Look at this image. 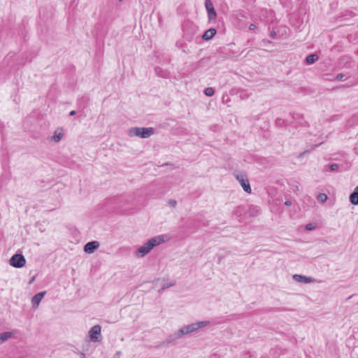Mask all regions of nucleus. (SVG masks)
<instances>
[{"mask_svg": "<svg viewBox=\"0 0 358 358\" xmlns=\"http://www.w3.org/2000/svg\"><path fill=\"white\" fill-rule=\"evenodd\" d=\"M164 241V238L162 236H155L149 239L146 243H145L142 246H141L136 251V255L137 257H144L145 255L148 254L155 246L159 245Z\"/></svg>", "mask_w": 358, "mask_h": 358, "instance_id": "obj_1", "label": "nucleus"}, {"mask_svg": "<svg viewBox=\"0 0 358 358\" xmlns=\"http://www.w3.org/2000/svg\"><path fill=\"white\" fill-rule=\"evenodd\" d=\"M209 323L208 321H201L186 325L178 330V334L182 336L187 335L207 326Z\"/></svg>", "mask_w": 358, "mask_h": 358, "instance_id": "obj_2", "label": "nucleus"}, {"mask_svg": "<svg viewBox=\"0 0 358 358\" xmlns=\"http://www.w3.org/2000/svg\"><path fill=\"white\" fill-rule=\"evenodd\" d=\"M155 130L152 127H132L129 130L130 136H138L142 138H147L153 135Z\"/></svg>", "mask_w": 358, "mask_h": 358, "instance_id": "obj_3", "label": "nucleus"}, {"mask_svg": "<svg viewBox=\"0 0 358 358\" xmlns=\"http://www.w3.org/2000/svg\"><path fill=\"white\" fill-rule=\"evenodd\" d=\"M26 264V259L22 254H15L10 259V264L15 268H22Z\"/></svg>", "mask_w": 358, "mask_h": 358, "instance_id": "obj_4", "label": "nucleus"}, {"mask_svg": "<svg viewBox=\"0 0 358 358\" xmlns=\"http://www.w3.org/2000/svg\"><path fill=\"white\" fill-rule=\"evenodd\" d=\"M101 327L96 324L91 328L89 331V337L93 342H99L101 340Z\"/></svg>", "mask_w": 358, "mask_h": 358, "instance_id": "obj_5", "label": "nucleus"}, {"mask_svg": "<svg viewBox=\"0 0 358 358\" xmlns=\"http://www.w3.org/2000/svg\"><path fill=\"white\" fill-rule=\"evenodd\" d=\"M237 180L240 182L242 186L243 190L247 193L251 192V187L250 185V182L247 178H245L244 175L240 173L236 176Z\"/></svg>", "mask_w": 358, "mask_h": 358, "instance_id": "obj_6", "label": "nucleus"}, {"mask_svg": "<svg viewBox=\"0 0 358 358\" xmlns=\"http://www.w3.org/2000/svg\"><path fill=\"white\" fill-rule=\"evenodd\" d=\"M205 6L208 13V16L210 20H214L216 16V12L215 10L214 6L213 3L210 0H206L205 1Z\"/></svg>", "mask_w": 358, "mask_h": 358, "instance_id": "obj_7", "label": "nucleus"}, {"mask_svg": "<svg viewBox=\"0 0 358 358\" xmlns=\"http://www.w3.org/2000/svg\"><path fill=\"white\" fill-rule=\"evenodd\" d=\"M99 246V243L97 241H90L86 243L84 246V251L87 253L94 252Z\"/></svg>", "mask_w": 358, "mask_h": 358, "instance_id": "obj_8", "label": "nucleus"}, {"mask_svg": "<svg viewBox=\"0 0 358 358\" xmlns=\"http://www.w3.org/2000/svg\"><path fill=\"white\" fill-rule=\"evenodd\" d=\"M45 294V292H41L35 294L31 299V303L34 308H37L43 299L44 295Z\"/></svg>", "mask_w": 358, "mask_h": 358, "instance_id": "obj_9", "label": "nucleus"}, {"mask_svg": "<svg viewBox=\"0 0 358 358\" xmlns=\"http://www.w3.org/2000/svg\"><path fill=\"white\" fill-rule=\"evenodd\" d=\"M293 278L297 282H304V283H309V282H312L314 281V280L310 277H307V276L301 275H299V274L294 275Z\"/></svg>", "mask_w": 358, "mask_h": 358, "instance_id": "obj_10", "label": "nucleus"}, {"mask_svg": "<svg viewBox=\"0 0 358 358\" xmlns=\"http://www.w3.org/2000/svg\"><path fill=\"white\" fill-rule=\"evenodd\" d=\"M246 215L250 217L257 216L260 213V208L257 206H251L246 211Z\"/></svg>", "mask_w": 358, "mask_h": 358, "instance_id": "obj_11", "label": "nucleus"}, {"mask_svg": "<svg viewBox=\"0 0 358 358\" xmlns=\"http://www.w3.org/2000/svg\"><path fill=\"white\" fill-rule=\"evenodd\" d=\"M64 132L62 129L59 128L56 129L54 132V135L52 137V140L56 143L59 142L63 138Z\"/></svg>", "mask_w": 358, "mask_h": 358, "instance_id": "obj_12", "label": "nucleus"}, {"mask_svg": "<svg viewBox=\"0 0 358 358\" xmlns=\"http://www.w3.org/2000/svg\"><path fill=\"white\" fill-rule=\"evenodd\" d=\"M215 34H216L215 29H214V28L209 29L204 32V34L202 36V39H203L205 41H208V40L213 38V37L215 35Z\"/></svg>", "mask_w": 358, "mask_h": 358, "instance_id": "obj_13", "label": "nucleus"}, {"mask_svg": "<svg viewBox=\"0 0 358 358\" xmlns=\"http://www.w3.org/2000/svg\"><path fill=\"white\" fill-rule=\"evenodd\" d=\"M350 201L353 205H358V185L355 187L353 192L350 194Z\"/></svg>", "mask_w": 358, "mask_h": 358, "instance_id": "obj_14", "label": "nucleus"}, {"mask_svg": "<svg viewBox=\"0 0 358 358\" xmlns=\"http://www.w3.org/2000/svg\"><path fill=\"white\" fill-rule=\"evenodd\" d=\"M319 59V57L317 54H311V55H309L306 57V62L308 64H314L316 61H317Z\"/></svg>", "mask_w": 358, "mask_h": 358, "instance_id": "obj_15", "label": "nucleus"}, {"mask_svg": "<svg viewBox=\"0 0 358 358\" xmlns=\"http://www.w3.org/2000/svg\"><path fill=\"white\" fill-rule=\"evenodd\" d=\"M13 336V333L10 331L4 332L3 334H0V345L8 341Z\"/></svg>", "mask_w": 358, "mask_h": 358, "instance_id": "obj_16", "label": "nucleus"}, {"mask_svg": "<svg viewBox=\"0 0 358 358\" xmlns=\"http://www.w3.org/2000/svg\"><path fill=\"white\" fill-rule=\"evenodd\" d=\"M182 336H179L178 334V331H177L176 333H174L173 334H171L170 336H169V337L167 338V339L166 340L165 343H169L178 338H181Z\"/></svg>", "mask_w": 358, "mask_h": 358, "instance_id": "obj_17", "label": "nucleus"}, {"mask_svg": "<svg viewBox=\"0 0 358 358\" xmlns=\"http://www.w3.org/2000/svg\"><path fill=\"white\" fill-rule=\"evenodd\" d=\"M317 199L322 203H324L327 199V196L324 193H320L317 195Z\"/></svg>", "mask_w": 358, "mask_h": 358, "instance_id": "obj_18", "label": "nucleus"}, {"mask_svg": "<svg viewBox=\"0 0 358 358\" xmlns=\"http://www.w3.org/2000/svg\"><path fill=\"white\" fill-rule=\"evenodd\" d=\"M214 90L212 87H207L204 90V94L208 96H211L214 94Z\"/></svg>", "mask_w": 358, "mask_h": 358, "instance_id": "obj_19", "label": "nucleus"}, {"mask_svg": "<svg viewBox=\"0 0 358 358\" xmlns=\"http://www.w3.org/2000/svg\"><path fill=\"white\" fill-rule=\"evenodd\" d=\"M276 124L280 127H283L287 124V121L280 118H278L275 121Z\"/></svg>", "mask_w": 358, "mask_h": 358, "instance_id": "obj_20", "label": "nucleus"}, {"mask_svg": "<svg viewBox=\"0 0 358 358\" xmlns=\"http://www.w3.org/2000/svg\"><path fill=\"white\" fill-rule=\"evenodd\" d=\"M339 168V166L338 164H336V163H334L332 164H331L329 166V169L331 171H336Z\"/></svg>", "mask_w": 358, "mask_h": 358, "instance_id": "obj_21", "label": "nucleus"}, {"mask_svg": "<svg viewBox=\"0 0 358 358\" xmlns=\"http://www.w3.org/2000/svg\"><path fill=\"white\" fill-rule=\"evenodd\" d=\"M168 203L170 206L174 208L177 205V201L175 200V199H170L169 201H168Z\"/></svg>", "mask_w": 358, "mask_h": 358, "instance_id": "obj_22", "label": "nucleus"}, {"mask_svg": "<svg viewBox=\"0 0 358 358\" xmlns=\"http://www.w3.org/2000/svg\"><path fill=\"white\" fill-rule=\"evenodd\" d=\"M345 77V75L343 73H339L336 76V80H341Z\"/></svg>", "mask_w": 358, "mask_h": 358, "instance_id": "obj_23", "label": "nucleus"}, {"mask_svg": "<svg viewBox=\"0 0 358 358\" xmlns=\"http://www.w3.org/2000/svg\"><path fill=\"white\" fill-rule=\"evenodd\" d=\"M257 29V26L254 24H251L250 26H249V29L251 30V31H254Z\"/></svg>", "mask_w": 358, "mask_h": 358, "instance_id": "obj_24", "label": "nucleus"}, {"mask_svg": "<svg viewBox=\"0 0 358 358\" xmlns=\"http://www.w3.org/2000/svg\"><path fill=\"white\" fill-rule=\"evenodd\" d=\"M275 36H276V32L274 30L271 31L270 33V36L272 38H274L275 37Z\"/></svg>", "mask_w": 358, "mask_h": 358, "instance_id": "obj_25", "label": "nucleus"}, {"mask_svg": "<svg viewBox=\"0 0 358 358\" xmlns=\"http://www.w3.org/2000/svg\"><path fill=\"white\" fill-rule=\"evenodd\" d=\"M173 285H174V284L164 285H162V289H166V288H168V287H171V286H173Z\"/></svg>", "mask_w": 358, "mask_h": 358, "instance_id": "obj_26", "label": "nucleus"}, {"mask_svg": "<svg viewBox=\"0 0 358 358\" xmlns=\"http://www.w3.org/2000/svg\"><path fill=\"white\" fill-rule=\"evenodd\" d=\"M285 204L287 206H290L292 205V201L289 200H287L285 202Z\"/></svg>", "mask_w": 358, "mask_h": 358, "instance_id": "obj_27", "label": "nucleus"}, {"mask_svg": "<svg viewBox=\"0 0 358 358\" xmlns=\"http://www.w3.org/2000/svg\"><path fill=\"white\" fill-rule=\"evenodd\" d=\"M121 355V352L120 351H117L115 355V358H118Z\"/></svg>", "mask_w": 358, "mask_h": 358, "instance_id": "obj_28", "label": "nucleus"}, {"mask_svg": "<svg viewBox=\"0 0 358 358\" xmlns=\"http://www.w3.org/2000/svg\"><path fill=\"white\" fill-rule=\"evenodd\" d=\"M306 229L308 230H311L313 229V227H311V224H308L306 225Z\"/></svg>", "mask_w": 358, "mask_h": 358, "instance_id": "obj_29", "label": "nucleus"}, {"mask_svg": "<svg viewBox=\"0 0 358 358\" xmlns=\"http://www.w3.org/2000/svg\"><path fill=\"white\" fill-rule=\"evenodd\" d=\"M76 112L75 110H71V111L70 112L69 115H70L71 116H73V115H76Z\"/></svg>", "mask_w": 358, "mask_h": 358, "instance_id": "obj_30", "label": "nucleus"}, {"mask_svg": "<svg viewBox=\"0 0 358 358\" xmlns=\"http://www.w3.org/2000/svg\"><path fill=\"white\" fill-rule=\"evenodd\" d=\"M262 42H263L264 44H266V43H271V41H268V40H266V39H264V40L262 41Z\"/></svg>", "mask_w": 358, "mask_h": 358, "instance_id": "obj_31", "label": "nucleus"}, {"mask_svg": "<svg viewBox=\"0 0 358 358\" xmlns=\"http://www.w3.org/2000/svg\"><path fill=\"white\" fill-rule=\"evenodd\" d=\"M80 358H85V355L83 352H80Z\"/></svg>", "mask_w": 358, "mask_h": 358, "instance_id": "obj_32", "label": "nucleus"}, {"mask_svg": "<svg viewBox=\"0 0 358 358\" xmlns=\"http://www.w3.org/2000/svg\"><path fill=\"white\" fill-rule=\"evenodd\" d=\"M357 305H358V301H357Z\"/></svg>", "mask_w": 358, "mask_h": 358, "instance_id": "obj_33", "label": "nucleus"}]
</instances>
